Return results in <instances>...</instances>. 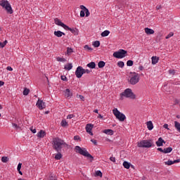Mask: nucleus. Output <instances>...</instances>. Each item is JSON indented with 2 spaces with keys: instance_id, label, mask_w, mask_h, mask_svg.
<instances>
[{
  "instance_id": "473e14b6",
  "label": "nucleus",
  "mask_w": 180,
  "mask_h": 180,
  "mask_svg": "<svg viewBox=\"0 0 180 180\" xmlns=\"http://www.w3.org/2000/svg\"><path fill=\"white\" fill-rule=\"evenodd\" d=\"M117 65L120 67V68H123L124 67V62L119 61L117 63Z\"/></svg>"
},
{
  "instance_id": "9b49d317",
  "label": "nucleus",
  "mask_w": 180,
  "mask_h": 180,
  "mask_svg": "<svg viewBox=\"0 0 180 180\" xmlns=\"http://www.w3.org/2000/svg\"><path fill=\"white\" fill-rule=\"evenodd\" d=\"M54 21L58 26H61V27H63V29H68V25L64 24L63 22H61V20H60V19L55 18Z\"/></svg>"
},
{
  "instance_id": "bb28decb",
  "label": "nucleus",
  "mask_w": 180,
  "mask_h": 180,
  "mask_svg": "<svg viewBox=\"0 0 180 180\" xmlns=\"http://www.w3.org/2000/svg\"><path fill=\"white\" fill-rule=\"evenodd\" d=\"M63 158V155L61 154V152H58V154L55 155V160H61Z\"/></svg>"
},
{
  "instance_id": "6e6d98bb",
  "label": "nucleus",
  "mask_w": 180,
  "mask_h": 180,
  "mask_svg": "<svg viewBox=\"0 0 180 180\" xmlns=\"http://www.w3.org/2000/svg\"><path fill=\"white\" fill-rule=\"evenodd\" d=\"M80 137H79V136H74V140H76V141H78V140H80Z\"/></svg>"
},
{
  "instance_id": "6e6552de",
  "label": "nucleus",
  "mask_w": 180,
  "mask_h": 180,
  "mask_svg": "<svg viewBox=\"0 0 180 180\" xmlns=\"http://www.w3.org/2000/svg\"><path fill=\"white\" fill-rule=\"evenodd\" d=\"M139 81H140V77L139 76V73H134V75L131 77L129 80V84L131 85H136V84H138Z\"/></svg>"
},
{
  "instance_id": "69168bd1",
  "label": "nucleus",
  "mask_w": 180,
  "mask_h": 180,
  "mask_svg": "<svg viewBox=\"0 0 180 180\" xmlns=\"http://www.w3.org/2000/svg\"><path fill=\"white\" fill-rule=\"evenodd\" d=\"M0 47H1V49H4V45L3 44L2 42H0Z\"/></svg>"
},
{
  "instance_id": "e433bc0d",
  "label": "nucleus",
  "mask_w": 180,
  "mask_h": 180,
  "mask_svg": "<svg viewBox=\"0 0 180 180\" xmlns=\"http://www.w3.org/2000/svg\"><path fill=\"white\" fill-rule=\"evenodd\" d=\"M174 36V32H169L165 37V39H170V37H172Z\"/></svg>"
},
{
  "instance_id": "7ed1b4c3",
  "label": "nucleus",
  "mask_w": 180,
  "mask_h": 180,
  "mask_svg": "<svg viewBox=\"0 0 180 180\" xmlns=\"http://www.w3.org/2000/svg\"><path fill=\"white\" fill-rule=\"evenodd\" d=\"M0 6L4 8L6 11H7L8 13L12 14L13 13V10H12V6L11 4L8 1V0H1L0 1Z\"/></svg>"
},
{
  "instance_id": "20e7f679",
  "label": "nucleus",
  "mask_w": 180,
  "mask_h": 180,
  "mask_svg": "<svg viewBox=\"0 0 180 180\" xmlns=\"http://www.w3.org/2000/svg\"><path fill=\"white\" fill-rule=\"evenodd\" d=\"M112 113L114 116H115L116 119H117L120 122H124V120H126V115L120 112L117 108H114L112 110Z\"/></svg>"
},
{
  "instance_id": "b1692460",
  "label": "nucleus",
  "mask_w": 180,
  "mask_h": 180,
  "mask_svg": "<svg viewBox=\"0 0 180 180\" xmlns=\"http://www.w3.org/2000/svg\"><path fill=\"white\" fill-rule=\"evenodd\" d=\"M87 67H89V68L94 69L96 67V64L95 63V62H91L87 64Z\"/></svg>"
},
{
  "instance_id": "393cba45",
  "label": "nucleus",
  "mask_w": 180,
  "mask_h": 180,
  "mask_svg": "<svg viewBox=\"0 0 180 180\" xmlns=\"http://www.w3.org/2000/svg\"><path fill=\"white\" fill-rule=\"evenodd\" d=\"M174 127L176 129L177 131H179V133H180V123L175 121L174 122Z\"/></svg>"
},
{
  "instance_id": "58836bf2",
  "label": "nucleus",
  "mask_w": 180,
  "mask_h": 180,
  "mask_svg": "<svg viewBox=\"0 0 180 180\" xmlns=\"http://www.w3.org/2000/svg\"><path fill=\"white\" fill-rule=\"evenodd\" d=\"M96 176H101V177H102V172H101V171H96Z\"/></svg>"
},
{
  "instance_id": "0e129e2a",
  "label": "nucleus",
  "mask_w": 180,
  "mask_h": 180,
  "mask_svg": "<svg viewBox=\"0 0 180 180\" xmlns=\"http://www.w3.org/2000/svg\"><path fill=\"white\" fill-rule=\"evenodd\" d=\"M139 70H140V71H143L144 70V67L143 66H139Z\"/></svg>"
},
{
  "instance_id": "423d86ee",
  "label": "nucleus",
  "mask_w": 180,
  "mask_h": 180,
  "mask_svg": "<svg viewBox=\"0 0 180 180\" xmlns=\"http://www.w3.org/2000/svg\"><path fill=\"white\" fill-rule=\"evenodd\" d=\"M152 146L153 143L148 140H143L137 143V146L141 148H150Z\"/></svg>"
},
{
  "instance_id": "a18cd8bd",
  "label": "nucleus",
  "mask_w": 180,
  "mask_h": 180,
  "mask_svg": "<svg viewBox=\"0 0 180 180\" xmlns=\"http://www.w3.org/2000/svg\"><path fill=\"white\" fill-rule=\"evenodd\" d=\"M72 117H75V115H74V114H70L67 116V119H72Z\"/></svg>"
},
{
  "instance_id": "f3484780",
  "label": "nucleus",
  "mask_w": 180,
  "mask_h": 180,
  "mask_svg": "<svg viewBox=\"0 0 180 180\" xmlns=\"http://www.w3.org/2000/svg\"><path fill=\"white\" fill-rule=\"evenodd\" d=\"M162 143H165V141H164V139H162V138H159L158 141H156V145L158 147H161L162 146Z\"/></svg>"
},
{
  "instance_id": "1a4fd4ad",
  "label": "nucleus",
  "mask_w": 180,
  "mask_h": 180,
  "mask_svg": "<svg viewBox=\"0 0 180 180\" xmlns=\"http://www.w3.org/2000/svg\"><path fill=\"white\" fill-rule=\"evenodd\" d=\"M75 75L77 78H81L82 75H84V68H82V66H79L77 68Z\"/></svg>"
},
{
  "instance_id": "0eeeda50",
  "label": "nucleus",
  "mask_w": 180,
  "mask_h": 180,
  "mask_svg": "<svg viewBox=\"0 0 180 180\" xmlns=\"http://www.w3.org/2000/svg\"><path fill=\"white\" fill-rule=\"evenodd\" d=\"M126 54H127V51H124V49H120L118 51L114 52L112 56L115 58H124Z\"/></svg>"
},
{
  "instance_id": "3c124183",
  "label": "nucleus",
  "mask_w": 180,
  "mask_h": 180,
  "mask_svg": "<svg viewBox=\"0 0 180 180\" xmlns=\"http://www.w3.org/2000/svg\"><path fill=\"white\" fill-rule=\"evenodd\" d=\"M60 78L62 81H67V77H65V75H62Z\"/></svg>"
},
{
  "instance_id": "2eb2a0df",
  "label": "nucleus",
  "mask_w": 180,
  "mask_h": 180,
  "mask_svg": "<svg viewBox=\"0 0 180 180\" xmlns=\"http://www.w3.org/2000/svg\"><path fill=\"white\" fill-rule=\"evenodd\" d=\"M151 60H152L153 65H155V64H157L158 63V61H160V58H158L157 56H153L151 58Z\"/></svg>"
},
{
  "instance_id": "4c0bfd02",
  "label": "nucleus",
  "mask_w": 180,
  "mask_h": 180,
  "mask_svg": "<svg viewBox=\"0 0 180 180\" xmlns=\"http://www.w3.org/2000/svg\"><path fill=\"white\" fill-rule=\"evenodd\" d=\"M84 13H86V18H88V16L91 15V13H89V10H88V8L84 10Z\"/></svg>"
},
{
  "instance_id": "37998d69",
  "label": "nucleus",
  "mask_w": 180,
  "mask_h": 180,
  "mask_svg": "<svg viewBox=\"0 0 180 180\" xmlns=\"http://www.w3.org/2000/svg\"><path fill=\"white\" fill-rule=\"evenodd\" d=\"M84 16H85V11L82 10V11H80V17H81V18H84Z\"/></svg>"
},
{
  "instance_id": "e2e57ef3",
  "label": "nucleus",
  "mask_w": 180,
  "mask_h": 180,
  "mask_svg": "<svg viewBox=\"0 0 180 180\" xmlns=\"http://www.w3.org/2000/svg\"><path fill=\"white\" fill-rule=\"evenodd\" d=\"M180 162V160L178 159V160H174L173 164H176V162Z\"/></svg>"
},
{
  "instance_id": "9d476101",
  "label": "nucleus",
  "mask_w": 180,
  "mask_h": 180,
  "mask_svg": "<svg viewBox=\"0 0 180 180\" xmlns=\"http://www.w3.org/2000/svg\"><path fill=\"white\" fill-rule=\"evenodd\" d=\"M37 106L40 110H43V109H46V103L41 100H38L37 102Z\"/></svg>"
},
{
  "instance_id": "a19ab883",
  "label": "nucleus",
  "mask_w": 180,
  "mask_h": 180,
  "mask_svg": "<svg viewBox=\"0 0 180 180\" xmlns=\"http://www.w3.org/2000/svg\"><path fill=\"white\" fill-rule=\"evenodd\" d=\"M174 164V161L168 160L167 162H165L166 165H172Z\"/></svg>"
},
{
  "instance_id": "79ce46f5",
  "label": "nucleus",
  "mask_w": 180,
  "mask_h": 180,
  "mask_svg": "<svg viewBox=\"0 0 180 180\" xmlns=\"http://www.w3.org/2000/svg\"><path fill=\"white\" fill-rule=\"evenodd\" d=\"M71 53H72V49L68 48L67 49V54H68L70 56V54H71Z\"/></svg>"
},
{
  "instance_id": "f257e3e1",
  "label": "nucleus",
  "mask_w": 180,
  "mask_h": 180,
  "mask_svg": "<svg viewBox=\"0 0 180 180\" xmlns=\"http://www.w3.org/2000/svg\"><path fill=\"white\" fill-rule=\"evenodd\" d=\"M52 146L53 150H56L57 153H61L63 147H68L67 143L60 138H54L52 141Z\"/></svg>"
},
{
  "instance_id": "4be33fe9",
  "label": "nucleus",
  "mask_w": 180,
  "mask_h": 180,
  "mask_svg": "<svg viewBox=\"0 0 180 180\" xmlns=\"http://www.w3.org/2000/svg\"><path fill=\"white\" fill-rule=\"evenodd\" d=\"M147 127L148 130H153L154 129V125H153V122L149 121L147 122Z\"/></svg>"
},
{
  "instance_id": "6ab92c4d",
  "label": "nucleus",
  "mask_w": 180,
  "mask_h": 180,
  "mask_svg": "<svg viewBox=\"0 0 180 180\" xmlns=\"http://www.w3.org/2000/svg\"><path fill=\"white\" fill-rule=\"evenodd\" d=\"M145 33H146V34H154V30L146 27L145 28Z\"/></svg>"
},
{
  "instance_id": "603ef678",
  "label": "nucleus",
  "mask_w": 180,
  "mask_h": 180,
  "mask_svg": "<svg viewBox=\"0 0 180 180\" xmlns=\"http://www.w3.org/2000/svg\"><path fill=\"white\" fill-rule=\"evenodd\" d=\"M91 143H94V144L95 146H96V145L98 144L97 141L95 140V139H91Z\"/></svg>"
},
{
  "instance_id": "5701e85b",
  "label": "nucleus",
  "mask_w": 180,
  "mask_h": 180,
  "mask_svg": "<svg viewBox=\"0 0 180 180\" xmlns=\"http://www.w3.org/2000/svg\"><path fill=\"white\" fill-rule=\"evenodd\" d=\"M105 134H109L110 136H113V130L112 129H105L103 131Z\"/></svg>"
},
{
  "instance_id": "bf43d9fd",
  "label": "nucleus",
  "mask_w": 180,
  "mask_h": 180,
  "mask_svg": "<svg viewBox=\"0 0 180 180\" xmlns=\"http://www.w3.org/2000/svg\"><path fill=\"white\" fill-rule=\"evenodd\" d=\"M84 49H87V50H92V48L89 47L88 45L84 46Z\"/></svg>"
},
{
  "instance_id": "13d9d810",
  "label": "nucleus",
  "mask_w": 180,
  "mask_h": 180,
  "mask_svg": "<svg viewBox=\"0 0 180 180\" xmlns=\"http://www.w3.org/2000/svg\"><path fill=\"white\" fill-rule=\"evenodd\" d=\"M7 70H8V71H13V68H12V67H11V66H8Z\"/></svg>"
},
{
  "instance_id": "dca6fc26",
  "label": "nucleus",
  "mask_w": 180,
  "mask_h": 180,
  "mask_svg": "<svg viewBox=\"0 0 180 180\" xmlns=\"http://www.w3.org/2000/svg\"><path fill=\"white\" fill-rule=\"evenodd\" d=\"M37 137H39V139H43L44 137V136H46V132L43 130H40L38 133H37Z\"/></svg>"
},
{
  "instance_id": "4d7b16f0",
  "label": "nucleus",
  "mask_w": 180,
  "mask_h": 180,
  "mask_svg": "<svg viewBox=\"0 0 180 180\" xmlns=\"http://www.w3.org/2000/svg\"><path fill=\"white\" fill-rule=\"evenodd\" d=\"M164 129H167V130H169V128H168V124H165L163 125Z\"/></svg>"
},
{
  "instance_id": "c9c22d12",
  "label": "nucleus",
  "mask_w": 180,
  "mask_h": 180,
  "mask_svg": "<svg viewBox=\"0 0 180 180\" xmlns=\"http://www.w3.org/2000/svg\"><path fill=\"white\" fill-rule=\"evenodd\" d=\"M56 60H57V61H60V62H62V63H64L65 61H66L65 58H60V57H58V58H56Z\"/></svg>"
},
{
  "instance_id": "f8f14e48",
  "label": "nucleus",
  "mask_w": 180,
  "mask_h": 180,
  "mask_svg": "<svg viewBox=\"0 0 180 180\" xmlns=\"http://www.w3.org/2000/svg\"><path fill=\"white\" fill-rule=\"evenodd\" d=\"M92 129H94V124H87L86 125V131H87L91 136H94V133H92Z\"/></svg>"
},
{
  "instance_id": "f704fd0d",
  "label": "nucleus",
  "mask_w": 180,
  "mask_h": 180,
  "mask_svg": "<svg viewBox=\"0 0 180 180\" xmlns=\"http://www.w3.org/2000/svg\"><path fill=\"white\" fill-rule=\"evenodd\" d=\"M127 67H131L133 65V60H127Z\"/></svg>"
},
{
  "instance_id": "8fccbe9b",
  "label": "nucleus",
  "mask_w": 180,
  "mask_h": 180,
  "mask_svg": "<svg viewBox=\"0 0 180 180\" xmlns=\"http://www.w3.org/2000/svg\"><path fill=\"white\" fill-rule=\"evenodd\" d=\"M80 9H82V11H86L87 8H86V7H85V6L81 5Z\"/></svg>"
},
{
  "instance_id": "a878e982",
  "label": "nucleus",
  "mask_w": 180,
  "mask_h": 180,
  "mask_svg": "<svg viewBox=\"0 0 180 180\" xmlns=\"http://www.w3.org/2000/svg\"><path fill=\"white\" fill-rule=\"evenodd\" d=\"M105 65H106V63L102 60L98 62V68H103V67H105Z\"/></svg>"
},
{
  "instance_id": "680f3d73",
  "label": "nucleus",
  "mask_w": 180,
  "mask_h": 180,
  "mask_svg": "<svg viewBox=\"0 0 180 180\" xmlns=\"http://www.w3.org/2000/svg\"><path fill=\"white\" fill-rule=\"evenodd\" d=\"M30 130H31V131L32 132V133H36V129H33V127H32L31 129H30Z\"/></svg>"
},
{
  "instance_id": "864d4df0",
  "label": "nucleus",
  "mask_w": 180,
  "mask_h": 180,
  "mask_svg": "<svg viewBox=\"0 0 180 180\" xmlns=\"http://www.w3.org/2000/svg\"><path fill=\"white\" fill-rule=\"evenodd\" d=\"M169 74H172V75H174V74H175V70H169Z\"/></svg>"
},
{
  "instance_id": "774afa93",
  "label": "nucleus",
  "mask_w": 180,
  "mask_h": 180,
  "mask_svg": "<svg viewBox=\"0 0 180 180\" xmlns=\"http://www.w3.org/2000/svg\"><path fill=\"white\" fill-rule=\"evenodd\" d=\"M156 9L158 11L160 9H161V6H156Z\"/></svg>"
},
{
  "instance_id": "f03ea898",
  "label": "nucleus",
  "mask_w": 180,
  "mask_h": 180,
  "mask_svg": "<svg viewBox=\"0 0 180 180\" xmlns=\"http://www.w3.org/2000/svg\"><path fill=\"white\" fill-rule=\"evenodd\" d=\"M75 152L78 154H80L81 155H84V157H87V158H90L91 161L94 160V157L88 153V150H86V148H81L79 146H75Z\"/></svg>"
},
{
  "instance_id": "338daca9",
  "label": "nucleus",
  "mask_w": 180,
  "mask_h": 180,
  "mask_svg": "<svg viewBox=\"0 0 180 180\" xmlns=\"http://www.w3.org/2000/svg\"><path fill=\"white\" fill-rule=\"evenodd\" d=\"M4 84L5 82L0 81V86H2Z\"/></svg>"
},
{
  "instance_id": "c03bdc74",
  "label": "nucleus",
  "mask_w": 180,
  "mask_h": 180,
  "mask_svg": "<svg viewBox=\"0 0 180 180\" xmlns=\"http://www.w3.org/2000/svg\"><path fill=\"white\" fill-rule=\"evenodd\" d=\"M83 71L84 74H89L91 72V71L88 69H83Z\"/></svg>"
},
{
  "instance_id": "4468645a",
  "label": "nucleus",
  "mask_w": 180,
  "mask_h": 180,
  "mask_svg": "<svg viewBox=\"0 0 180 180\" xmlns=\"http://www.w3.org/2000/svg\"><path fill=\"white\" fill-rule=\"evenodd\" d=\"M65 96V98H70V96H72V93L70 91V89H66L64 91Z\"/></svg>"
},
{
  "instance_id": "052dcab7",
  "label": "nucleus",
  "mask_w": 180,
  "mask_h": 180,
  "mask_svg": "<svg viewBox=\"0 0 180 180\" xmlns=\"http://www.w3.org/2000/svg\"><path fill=\"white\" fill-rule=\"evenodd\" d=\"M158 151H160V153H164V149L162 148H158Z\"/></svg>"
},
{
  "instance_id": "09e8293b",
  "label": "nucleus",
  "mask_w": 180,
  "mask_h": 180,
  "mask_svg": "<svg viewBox=\"0 0 180 180\" xmlns=\"http://www.w3.org/2000/svg\"><path fill=\"white\" fill-rule=\"evenodd\" d=\"M110 160L112 161V162H116V158L115 157H110Z\"/></svg>"
},
{
  "instance_id": "a211bd4d",
  "label": "nucleus",
  "mask_w": 180,
  "mask_h": 180,
  "mask_svg": "<svg viewBox=\"0 0 180 180\" xmlns=\"http://www.w3.org/2000/svg\"><path fill=\"white\" fill-rule=\"evenodd\" d=\"M53 34L56 37H61L63 35L65 36V34L61 31H55Z\"/></svg>"
},
{
  "instance_id": "72a5a7b5",
  "label": "nucleus",
  "mask_w": 180,
  "mask_h": 180,
  "mask_svg": "<svg viewBox=\"0 0 180 180\" xmlns=\"http://www.w3.org/2000/svg\"><path fill=\"white\" fill-rule=\"evenodd\" d=\"M94 47H99L101 46V42L99 41H96L93 43Z\"/></svg>"
},
{
  "instance_id": "c85d7f7f",
  "label": "nucleus",
  "mask_w": 180,
  "mask_h": 180,
  "mask_svg": "<svg viewBox=\"0 0 180 180\" xmlns=\"http://www.w3.org/2000/svg\"><path fill=\"white\" fill-rule=\"evenodd\" d=\"M171 151H172V148H171V147L166 148L164 149L165 154H168V153H171Z\"/></svg>"
},
{
  "instance_id": "2f4dec72",
  "label": "nucleus",
  "mask_w": 180,
  "mask_h": 180,
  "mask_svg": "<svg viewBox=\"0 0 180 180\" xmlns=\"http://www.w3.org/2000/svg\"><path fill=\"white\" fill-rule=\"evenodd\" d=\"M8 161H9V158L6 156H3L1 158V162H8Z\"/></svg>"
},
{
  "instance_id": "aec40b11",
  "label": "nucleus",
  "mask_w": 180,
  "mask_h": 180,
  "mask_svg": "<svg viewBox=\"0 0 180 180\" xmlns=\"http://www.w3.org/2000/svg\"><path fill=\"white\" fill-rule=\"evenodd\" d=\"M64 69L66 70V71L72 70V63H68L65 65Z\"/></svg>"
},
{
  "instance_id": "5fc2aeb1",
  "label": "nucleus",
  "mask_w": 180,
  "mask_h": 180,
  "mask_svg": "<svg viewBox=\"0 0 180 180\" xmlns=\"http://www.w3.org/2000/svg\"><path fill=\"white\" fill-rule=\"evenodd\" d=\"M49 180H57V178H56V176H51L49 177Z\"/></svg>"
},
{
  "instance_id": "7c9ffc66",
  "label": "nucleus",
  "mask_w": 180,
  "mask_h": 180,
  "mask_svg": "<svg viewBox=\"0 0 180 180\" xmlns=\"http://www.w3.org/2000/svg\"><path fill=\"white\" fill-rule=\"evenodd\" d=\"M30 92V90L29 89L25 88L22 94H23V95H25L26 96L29 95Z\"/></svg>"
},
{
  "instance_id": "ddd939ff",
  "label": "nucleus",
  "mask_w": 180,
  "mask_h": 180,
  "mask_svg": "<svg viewBox=\"0 0 180 180\" xmlns=\"http://www.w3.org/2000/svg\"><path fill=\"white\" fill-rule=\"evenodd\" d=\"M65 30H70L75 36L78 35V30L77 28H70V27H68V28H65Z\"/></svg>"
},
{
  "instance_id": "c756f323",
  "label": "nucleus",
  "mask_w": 180,
  "mask_h": 180,
  "mask_svg": "<svg viewBox=\"0 0 180 180\" xmlns=\"http://www.w3.org/2000/svg\"><path fill=\"white\" fill-rule=\"evenodd\" d=\"M62 127H65V126H68V122L65 120H63L60 122Z\"/></svg>"
},
{
  "instance_id": "de8ad7c7",
  "label": "nucleus",
  "mask_w": 180,
  "mask_h": 180,
  "mask_svg": "<svg viewBox=\"0 0 180 180\" xmlns=\"http://www.w3.org/2000/svg\"><path fill=\"white\" fill-rule=\"evenodd\" d=\"M21 168H22V163H20L18 165L17 170L20 171Z\"/></svg>"
},
{
  "instance_id": "39448f33",
  "label": "nucleus",
  "mask_w": 180,
  "mask_h": 180,
  "mask_svg": "<svg viewBox=\"0 0 180 180\" xmlns=\"http://www.w3.org/2000/svg\"><path fill=\"white\" fill-rule=\"evenodd\" d=\"M121 98L124 96V98H130V99H134L136 98V95L133 94V91L131 89H125L122 93L120 94Z\"/></svg>"
},
{
  "instance_id": "49530a36",
  "label": "nucleus",
  "mask_w": 180,
  "mask_h": 180,
  "mask_svg": "<svg viewBox=\"0 0 180 180\" xmlns=\"http://www.w3.org/2000/svg\"><path fill=\"white\" fill-rule=\"evenodd\" d=\"M12 125L14 129H19V125H18V124L12 123Z\"/></svg>"
},
{
  "instance_id": "cd10ccee",
  "label": "nucleus",
  "mask_w": 180,
  "mask_h": 180,
  "mask_svg": "<svg viewBox=\"0 0 180 180\" xmlns=\"http://www.w3.org/2000/svg\"><path fill=\"white\" fill-rule=\"evenodd\" d=\"M124 168H126L127 169H129L130 168V163L128 162L124 161L122 164Z\"/></svg>"
},
{
  "instance_id": "ea45409f",
  "label": "nucleus",
  "mask_w": 180,
  "mask_h": 180,
  "mask_svg": "<svg viewBox=\"0 0 180 180\" xmlns=\"http://www.w3.org/2000/svg\"><path fill=\"white\" fill-rule=\"evenodd\" d=\"M77 98H79V99H80L81 101H82L83 102H84V101H85L84 99V96H82V95H77Z\"/></svg>"
},
{
  "instance_id": "412c9836",
  "label": "nucleus",
  "mask_w": 180,
  "mask_h": 180,
  "mask_svg": "<svg viewBox=\"0 0 180 180\" xmlns=\"http://www.w3.org/2000/svg\"><path fill=\"white\" fill-rule=\"evenodd\" d=\"M110 34V32L109 30H105L101 34V36L102 37H107V36H109Z\"/></svg>"
}]
</instances>
